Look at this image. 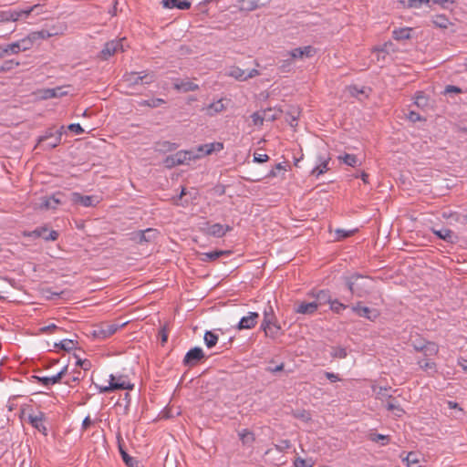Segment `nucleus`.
<instances>
[{
	"label": "nucleus",
	"instance_id": "nucleus-11",
	"mask_svg": "<svg viewBox=\"0 0 467 467\" xmlns=\"http://www.w3.org/2000/svg\"><path fill=\"white\" fill-rule=\"evenodd\" d=\"M232 230V227L229 225H223L221 223H206L205 226L202 228V231L210 236L221 238L225 235V234Z\"/></svg>",
	"mask_w": 467,
	"mask_h": 467
},
{
	"label": "nucleus",
	"instance_id": "nucleus-33",
	"mask_svg": "<svg viewBox=\"0 0 467 467\" xmlns=\"http://www.w3.org/2000/svg\"><path fill=\"white\" fill-rule=\"evenodd\" d=\"M36 42V41L31 33L28 34L26 37L17 40L21 52H25L33 48Z\"/></svg>",
	"mask_w": 467,
	"mask_h": 467
},
{
	"label": "nucleus",
	"instance_id": "nucleus-41",
	"mask_svg": "<svg viewBox=\"0 0 467 467\" xmlns=\"http://www.w3.org/2000/svg\"><path fill=\"white\" fill-rule=\"evenodd\" d=\"M204 343L208 348H213L218 342V335L213 331H206L203 337Z\"/></svg>",
	"mask_w": 467,
	"mask_h": 467
},
{
	"label": "nucleus",
	"instance_id": "nucleus-24",
	"mask_svg": "<svg viewBox=\"0 0 467 467\" xmlns=\"http://www.w3.org/2000/svg\"><path fill=\"white\" fill-rule=\"evenodd\" d=\"M161 5L164 8L168 9L188 10L192 6V2L189 0H162Z\"/></svg>",
	"mask_w": 467,
	"mask_h": 467
},
{
	"label": "nucleus",
	"instance_id": "nucleus-8",
	"mask_svg": "<svg viewBox=\"0 0 467 467\" xmlns=\"http://www.w3.org/2000/svg\"><path fill=\"white\" fill-rule=\"evenodd\" d=\"M226 76L234 78L239 81H245L249 78H252L255 76L259 75V71L255 68L250 70L249 72H245L236 66L229 67L226 70Z\"/></svg>",
	"mask_w": 467,
	"mask_h": 467
},
{
	"label": "nucleus",
	"instance_id": "nucleus-14",
	"mask_svg": "<svg viewBox=\"0 0 467 467\" xmlns=\"http://www.w3.org/2000/svg\"><path fill=\"white\" fill-rule=\"evenodd\" d=\"M71 201L74 203L81 204L84 207L96 206L99 202L98 198L92 195H82L79 192H73L71 194Z\"/></svg>",
	"mask_w": 467,
	"mask_h": 467
},
{
	"label": "nucleus",
	"instance_id": "nucleus-3",
	"mask_svg": "<svg viewBox=\"0 0 467 467\" xmlns=\"http://www.w3.org/2000/svg\"><path fill=\"white\" fill-rule=\"evenodd\" d=\"M127 322L121 324L103 322L95 326L90 332L93 337L98 339H106L115 334L119 328L123 327Z\"/></svg>",
	"mask_w": 467,
	"mask_h": 467
},
{
	"label": "nucleus",
	"instance_id": "nucleus-35",
	"mask_svg": "<svg viewBox=\"0 0 467 467\" xmlns=\"http://www.w3.org/2000/svg\"><path fill=\"white\" fill-rule=\"evenodd\" d=\"M411 31H412L411 27L398 28V29L393 30L392 37L398 41L407 40V39L410 38Z\"/></svg>",
	"mask_w": 467,
	"mask_h": 467
},
{
	"label": "nucleus",
	"instance_id": "nucleus-2",
	"mask_svg": "<svg viewBox=\"0 0 467 467\" xmlns=\"http://www.w3.org/2000/svg\"><path fill=\"white\" fill-rule=\"evenodd\" d=\"M261 329L265 332V337L273 339L282 334L281 327L277 321L273 306L270 305L265 308Z\"/></svg>",
	"mask_w": 467,
	"mask_h": 467
},
{
	"label": "nucleus",
	"instance_id": "nucleus-22",
	"mask_svg": "<svg viewBox=\"0 0 467 467\" xmlns=\"http://www.w3.org/2000/svg\"><path fill=\"white\" fill-rule=\"evenodd\" d=\"M173 87L181 92L194 91L199 88V86L190 78L176 79L173 83Z\"/></svg>",
	"mask_w": 467,
	"mask_h": 467
},
{
	"label": "nucleus",
	"instance_id": "nucleus-53",
	"mask_svg": "<svg viewBox=\"0 0 467 467\" xmlns=\"http://www.w3.org/2000/svg\"><path fill=\"white\" fill-rule=\"evenodd\" d=\"M158 150L160 151H172L178 148V144L170 141H161L157 143Z\"/></svg>",
	"mask_w": 467,
	"mask_h": 467
},
{
	"label": "nucleus",
	"instance_id": "nucleus-47",
	"mask_svg": "<svg viewBox=\"0 0 467 467\" xmlns=\"http://www.w3.org/2000/svg\"><path fill=\"white\" fill-rule=\"evenodd\" d=\"M165 104V100L162 99L151 98L149 99L142 100L140 102V106H148L150 108H158Z\"/></svg>",
	"mask_w": 467,
	"mask_h": 467
},
{
	"label": "nucleus",
	"instance_id": "nucleus-9",
	"mask_svg": "<svg viewBox=\"0 0 467 467\" xmlns=\"http://www.w3.org/2000/svg\"><path fill=\"white\" fill-rule=\"evenodd\" d=\"M223 150V143L215 141L198 146L194 151L196 159L216 153Z\"/></svg>",
	"mask_w": 467,
	"mask_h": 467
},
{
	"label": "nucleus",
	"instance_id": "nucleus-40",
	"mask_svg": "<svg viewBox=\"0 0 467 467\" xmlns=\"http://www.w3.org/2000/svg\"><path fill=\"white\" fill-rule=\"evenodd\" d=\"M225 102H228L226 99H220L216 102L212 103L208 109V114L213 115L214 113H220L225 108Z\"/></svg>",
	"mask_w": 467,
	"mask_h": 467
},
{
	"label": "nucleus",
	"instance_id": "nucleus-55",
	"mask_svg": "<svg viewBox=\"0 0 467 467\" xmlns=\"http://www.w3.org/2000/svg\"><path fill=\"white\" fill-rule=\"evenodd\" d=\"M348 353L345 348L332 347L330 356L334 358H345Z\"/></svg>",
	"mask_w": 467,
	"mask_h": 467
},
{
	"label": "nucleus",
	"instance_id": "nucleus-6",
	"mask_svg": "<svg viewBox=\"0 0 467 467\" xmlns=\"http://www.w3.org/2000/svg\"><path fill=\"white\" fill-rule=\"evenodd\" d=\"M64 129L65 126H61L54 132L50 130L44 136L39 137L38 144H41L46 149L49 150L56 148L61 141L62 130Z\"/></svg>",
	"mask_w": 467,
	"mask_h": 467
},
{
	"label": "nucleus",
	"instance_id": "nucleus-36",
	"mask_svg": "<svg viewBox=\"0 0 467 467\" xmlns=\"http://www.w3.org/2000/svg\"><path fill=\"white\" fill-rule=\"evenodd\" d=\"M31 34L34 36V38L36 39V41H37L40 39H47L51 36H57V35H58V32L53 28L51 30L41 29L39 31L31 32Z\"/></svg>",
	"mask_w": 467,
	"mask_h": 467
},
{
	"label": "nucleus",
	"instance_id": "nucleus-57",
	"mask_svg": "<svg viewBox=\"0 0 467 467\" xmlns=\"http://www.w3.org/2000/svg\"><path fill=\"white\" fill-rule=\"evenodd\" d=\"M314 463L312 460H306L300 457L296 458L294 461L295 467H313Z\"/></svg>",
	"mask_w": 467,
	"mask_h": 467
},
{
	"label": "nucleus",
	"instance_id": "nucleus-43",
	"mask_svg": "<svg viewBox=\"0 0 467 467\" xmlns=\"http://www.w3.org/2000/svg\"><path fill=\"white\" fill-rule=\"evenodd\" d=\"M95 386L99 389V393H109V392L117 390L118 388H125L123 382H121V383L119 382L118 384L109 383L108 386H100V385L95 384Z\"/></svg>",
	"mask_w": 467,
	"mask_h": 467
},
{
	"label": "nucleus",
	"instance_id": "nucleus-44",
	"mask_svg": "<svg viewBox=\"0 0 467 467\" xmlns=\"http://www.w3.org/2000/svg\"><path fill=\"white\" fill-rule=\"evenodd\" d=\"M140 85H150L156 80V75L154 72L143 71L140 73Z\"/></svg>",
	"mask_w": 467,
	"mask_h": 467
},
{
	"label": "nucleus",
	"instance_id": "nucleus-21",
	"mask_svg": "<svg viewBox=\"0 0 467 467\" xmlns=\"http://www.w3.org/2000/svg\"><path fill=\"white\" fill-rule=\"evenodd\" d=\"M310 296L314 297L313 302L317 304V308L327 304H330L332 300L329 290L326 289L312 292Z\"/></svg>",
	"mask_w": 467,
	"mask_h": 467
},
{
	"label": "nucleus",
	"instance_id": "nucleus-1",
	"mask_svg": "<svg viewBox=\"0 0 467 467\" xmlns=\"http://www.w3.org/2000/svg\"><path fill=\"white\" fill-rule=\"evenodd\" d=\"M373 281L368 276L362 275H352L346 278V285L352 295L358 297H364L372 290Z\"/></svg>",
	"mask_w": 467,
	"mask_h": 467
},
{
	"label": "nucleus",
	"instance_id": "nucleus-48",
	"mask_svg": "<svg viewBox=\"0 0 467 467\" xmlns=\"http://www.w3.org/2000/svg\"><path fill=\"white\" fill-rule=\"evenodd\" d=\"M439 352V347L434 342H426L424 343V350L423 353L425 356H434Z\"/></svg>",
	"mask_w": 467,
	"mask_h": 467
},
{
	"label": "nucleus",
	"instance_id": "nucleus-60",
	"mask_svg": "<svg viewBox=\"0 0 467 467\" xmlns=\"http://www.w3.org/2000/svg\"><path fill=\"white\" fill-rule=\"evenodd\" d=\"M165 167L169 168V169H171L177 165H179L177 163V161H175V157L174 155H170V156H167L163 161Z\"/></svg>",
	"mask_w": 467,
	"mask_h": 467
},
{
	"label": "nucleus",
	"instance_id": "nucleus-32",
	"mask_svg": "<svg viewBox=\"0 0 467 467\" xmlns=\"http://www.w3.org/2000/svg\"><path fill=\"white\" fill-rule=\"evenodd\" d=\"M385 408L388 410L392 411L396 417H401L404 413L403 409L396 401V399L392 398L391 396H389V400L385 404Z\"/></svg>",
	"mask_w": 467,
	"mask_h": 467
},
{
	"label": "nucleus",
	"instance_id": "nucleus-12",
	"mask_svg": "<svg viewBox=\"0 0 467 467\" xmlns=\"http://www.w3.org/2000/svg\"><path fill=\"white\" fill-rule=\"evenodd\" d=\"M204 353L199 347L191 348L183 358V365L189 368L196 366L202 358H204Z\"/></svg>",
	"mask_w": 467,
	"mask_h": 467
},
{
	"label": "nucleus",
	"instance_id": "nucleus-37",
	"mask_svg": "<svg viewBox=\"0 0 467 467\" xmlns=\"http://www.w3.org/2000/svg\"><path fill=\"white\" fill-rule=\"evenodd\" d=\"M239 438L244 445L251 446L255 441L254 434L247 429L239 432Z\"/></svg>",
	"mask_w": 467,
	"mask_h": 467
},
{
	"label": "nucleus",
	"instance_id": "nucleus-15",
	"mask_svg": "<svg viewBox=\"0 0 467 467\" xmlns=\"http://www.w3.org/2000/svg\"><path fill=\"white\" fill-rule=\"evenodd\" d=\"M25 235L35 238L41 237L46 241H56L58 238L57 231H48L46 227L36 228L28 234H25Z\"/></svg>",
	"mask_w": 467,
	"mask_h": 467
},
{
	"label": "nucleus",
	"instance_id": "nucleus-50",
	"mask_svg": "<svg viewBox=\"0 0 467 467\" xmlns=\"http://www.w3.org/2000/svg\"><path fill=\"white\" fill-rule=\"evenodd\" d=\"M418 365L420 368L424 371L431 370L433 372L436 371V364L435 362L431 361V359H420L418 360Z\"/></svg>",
	"mask_w": 467,
	"mask_h": 467
},
{
	"label": "nucleus",
	"instance_id": "nucleus-20",
	"mask_svg": "<svg viewBox=\"0 0 467 467\" xmlns=\"http://www.w3.org/2000/svg\"><path fill=\"white\" fill-rule=\"evenodd\" d=\"M431 232L440 239L449 243L455 244L458 241V236L448 228L435 229L431 228Z\"/></svg>",
	"mask_w": 467,
	"mask_h": 467
},
{
	"label": "nucleus",
	"instance_id": "nucleus-29",
	"mask_svg": "<svg viewBox=\"0 0 467 467\" xmlns=\"http://www.w3.org/2000/svg\"><path fill=\"white\" fill-rule=\"evenodd\" d=\"M347 91L348 94L354 98H357L358 100L362 101L363 99L368 97V93L370 92V88L362 87L358 88L357 86H349L347 88Z\"/></svg>",
	"mask_w": 467,
	"mask_h": 467
},
{
	"label": "nucleus",
	"instance_id": "nucleus-56",
	"mask_svg": "<svg viewBox=\"0 0 467 467\" xmlns=\"http://www.w3.org/2000/svg\"><path fill=\"white\" fill-rule=\"evenodd\" d=\"M329 305H330V309L337 314L341 313L343 310H345L348 307L347 305L340 303L337 299L331 300Z\"/></svg>",
	"mask_w": 467,
	"mask_h": 467
},
{
	"label": "nucleus",
	"instance_id": "nucleus-17",
	"mask_svg": "<svg viewBox=\"0 0 467 467\" xmlns=\"http://www.w3.org/2000/svg\"><path fill=\"white\" fill-rule=\"evenodd\" d=\"M259 318V314L257 312H249L247 316L243 317L238 325L237 329H251L255 327Z\"/></svg>",
	"mask_w": 467,
	"mask_h": 467
},
{
	"label": "nucleus",
	"instance_id": "nucleus-62",
	"mask_svg": "<svg viewBox=\"0 0 467 467\" xmlns=\"http://www.w3.org/2000/svg\"><path fill=\"white\" fill-rule=\"evenodd\" d=\"M443 93L445 95L452 94V93L453 94H459V93H462V89L459 87L452 86V85H448V86L445 87Z\"/></svg>",
	"mask_w": 467,
	"mask_h": 467
},
{
	"label": "nucleus",
	"instance_id": "nucleus-51",
	"mask_svg": "<svg viewBox=\"0 0 467 467\" xmlns=\"http://www.w3.org/2000/svg\"><path fill=\"white\" fill-rule=\"evenodd\" d=\"M433 24L435 26L440 28H448L451 24L449 19L444 15L436 16L433 20Z\"/></svg>",
	"mask_w": 467,
	"mask_h": 467
},
{
	"label": "nucleus",
	"instance_id": "nucleus-63",
	"mask_svg": "<svg viewBox=\"0 0 467 467\" xmlns=\"http://www.w3.org/2000/svg\"><path fill=\"white\" fill-rule=\"evenodd\" d=\"M280 171H285V168L282 163H277L275 168L270 171L268 177H276Z\"/></svg>",
	"mask_w": 467,
	"mask_h": 467
},
{
	"label": "nucleus",
	"instance_id": "nucleus-18",
	"mask_svg": "<svg viewBox=\"0 0 467 467\" xmlns=\"http://www.w3.org/2000/svg\"><path fill=\"white\" fill-rule=\"evenodd\" d=\"M44 420L45 414L42 411H38L37 414L28 415V422L32 425V427L42 432L44 435H47V428L44 425Z\"/></svg>",
	"mask_w": 467,
	"mask_h": 467
},
{
	"label": "nucleus",
	"instance_id": "nucleus-42",
	"mask_svg": "<svg viewBox=\"0 0 467 467\" xmlns=\"http://www.w3.org/2000/svg\"><path fill=\"white\" fill-rule=\"evenodd\" d=\"M78 342L72 339H63L59 343H56L55 347L66 351H70L77 348Z\"/></svg>",
	"mask_w": 467,
	"mask_h": 467
},
{
	"label": "nucleus",
	"instance_id": "nucleus-4",
	"mask_svg": "<svg viewBox=\"0 0 467 467\" xmlns=\"http://www.w3.org/2000/svg\"><path fill=\"white\" fill-rule=\"evenodd\" d=\"M158 234L159 233L156 229L147 228L145 230L129 233L127 236L130 241L141 244L143 243L153 242L157 238Z\"/></svg>",
	"mask_w": 467,
	"mask_h": 467
},
{
	"label": "nucleus",
	"instance_id": "nucleus-23",
	"mask_svg": "<svg viewBox=\"0 0 467 467\" xmlns=\"http://www.w3.org/2000/svg\"><path fill=\"white\" fill-rule=\"evenodd\" d=\"M140 84V76L136 72H130L123 76L121 83L119 84L121 88H133L135 86Z\"/></svg>",
	"mask_w": 467,
	"mask_h": 467
},
{
	"label": "nucleus",
	"instance_id": "nucleus-25",
	"mask_svg": "<svg viewBox=\"0 0 467 467\" xmlns=\"http://www.w3.org/2000/svg\"><path fill=\"white\" fill-rule=\"evenodd\" d=\"M317 309L318 308L317 307V304L314 303L313 301H311V302L302 301V302H299L296 304L295 312L297 314H302V315H313L314 313H316L317 311Z\"/></svg>",
	"mask_w": 467,
	"mask_h": 467
},
{
	"label": "nucleus",
	"instance_id": "nucleus-5",
	"mask_svg": "<svg viewBox=\"0 0 467 467\" xmlns=\"http://www.w3.org/2000/svg\"><path fill=\"white\" fill-rule=\"evenodd\" d=\"M125 38L113 39L107 42L101 51L99 52L98 57L102 60H108L110 57L114 56L119 52L124 51L123 42Z\"/></svg>",
	"mask_w": 467,
	"mask_h": 467
},
{
	"label": "nucleus",
	"instance_id": "nucleus-31",
	"mask_svg": "<svg viewBox=\"0 0 467 467\" xmlns=\"http://www.w3.org/2000/svg\"><path fill=\"white\" fill-rule=\"evenodd\" d=\"M230 251L215 250L200 254V260L202 262H213L220 258L223 254H230Z\"/></svg>",
	"mask_w": 467,
	"mask_h": 467
},
{
	"label": "nucleus",
	"instance_id": "nucleus-34",
	"mask_svg": "<svg viewBox=\"0 0 467 467\" xmlns=\"http://www.w3.org/2000/svg\"><path fill=\"white\" fill-rule=\"evenodd\" d=\"M124 383L125 388H118V389H132L134 385L130 382L128 377L126 375H119L114 376L113 374L109 375V383L118 384Z\"/></svg>",
	"mask_w": 467,
	"mask_h": 467
},
{
	"label": "nucleus",
	"instance_id": "nucleus-27",
	"mask_svg": "<svg viewBox=\"0 0 467 467\" xmlns=\"http://www.w3.org/2000/svg\"><path fill=\"white\" fill-rule=\"evenodd\" d=\"M67 94V90L64 87H57L53 88H46L41 91V98L44 99L52 98H60Z\"/></svg>",
	"mask_w": 467,
	"mask_h": 467
},
{
	"label": "nucleus",
	"instance_id": "nucleus-16",
	"mask_svg": "<svg viewBox=\"0 0 467 467\" xmlns=\"http://www.w3.org/2000/svg\"><path fill=\"white\" fill-rule=\"evenodd\" d=\"M414 105L422 112L427 113L429 109H432V100L423 91H418L415 94Z\"/></svg>",
	"mask_w": 467,
	"mask_h": 467
},
{
	"label": "nucleus",
	"instance_id": "nucleus-7",
	"mask_svg": "<svg viewBox=\"0 0 467 467\" xmlns=\"http://www.w3.org/2000/svg\"><path fill=\"white\" fill-rule=\"evenodd\" d=\"M36 6L26 9H8L0 11V22L18 21L22 17H26Z\"/></svg>",
	"mask_w": 467,
	"mask_h": 467
},
{
	"label": "nucleus",
	"instance_id": "nucleus-46",
	"mask_svg": "<svg viewBox=\"0 0 467 467\" xmlns=\"http://www.w3.org/2000/svg\"><path fill=\"white\" fill-rule=\"evenodd\" d=\"M18 66H20V62L16 61L15 59L5 60L0 65V72L11 71Z\"/></svg>",
	"mask_w": 467,
	"mask_h": 467
},
{
	"label": "nucleus",
	"instance_id": "nucleus-54",
	"mask_svg": "<svg viewBox=\"0 0 467 467\" xmlns=\"http://www.w3.org/2000/svg\"><path fill=\"white\" fill-rule=\"evenodd\" d=\"M121 458L128 467H140V462L130 456L127 451H122Z\"/></svg>",
	"mask_w": 467,
	"mask_h": 467
},
{
	"label": "nucleus",
	"instance_id": "nucleus-49",
	"mask_svg": "<svg viewBox=\"0 0 467 467\" xmlns=\"http://www.w3.org/2000/svg\"><path fill=\"white\" fill-rule=\"evenodd\" d=\"M338 159L350 167H356L358 165V160L354 154L346 153L344 156H339Z\"/></svg>",
	"mask_w": 467,
	"mask_h": 467
},
{
	"label": "nucleus",
	"instance_id": "nucleus-45",
	"mask_svg": "<svg viewBox=\"0 0 467 467\" xmlns=\"http://www.w3.org/2000/svg\"><path fill=\"white\" fill-rule=\"evenodd\" d=\"M404 460L408 467H420L419 455L414 451L409 452Z\"/></svg>",
	"mask_w": 467,
	"mask_h": 467
},
{
	"label": "nucleus",
	"instance_id": "nucleus-38",
	"mask_svg": "<svg viewBox=\"0 0 467 467\" xmlns=\"http://www.w3.org/2000/svg\"><path fill=\"white\" fill-rule=\"evenodd\" d=\"M260 6L258 0H240V10L241 11H254Z\"/></svg>",
	"mask_w": 467,
	"mask_h": 467
},
{
	"label": "nucleus",
	"instance_id": "nucleus-39",
	"mask_svg": "<svg viewBox=\"0 0 467 467\" xmlns=\"http://www.w3.org/2000/svg\"><path fill=\"white\" fill-rule=\"evenodd\" d=\"M401 3L407 8H420L423 5L431 7V0H402Z\"/></svg>",
	"mask_w": 467,
	"mask_h": 467
},
{
	"label": "nucleus",
	"instance_id": "nucleus-58",
	"mask_svg": "<svg viewBox=\"0 0 467 467\" xmlns=\"http://www.w3.org/2000/svg\"><path fill=\"white\" fill-rule=\"evenodd\" d=\"M5 50L8 55H16L21 52L17 41L5 45Z\"/></svg>",
	"mask_w": 467,
	"mask_h": 467
},
{
	"label": "nucleus",
	"instance_id": "nucleus-30",
	"mask_svg": "<svg viewBox=\"0 0 467 467\" xmlns=\"http://www.w3.org/2000/svg\"><path fill=\"white\" fill-rule=\"evenodd\" d=\"M58 194H54L50 197H43L41 199V202L39 203V208L49 210V209H56L59 203H61V201L57 198Z\"/></svg>",
	"mask_w": 467,
	"mask_h": 467
},
{
	"label": "nucleus",
	"instance_id": "nucleus-52",
	"mask_svg": "<svg viewBox=\"0 0 467 467\" xmlns=\"http://www.w3.org/2000/svg\"><path fill=\"white\" fill-rule=\"evenodd\" d=\"M67 132L74 133L76 135L82 134L84 132V130L78 123H72L68 126L65 127V129L62 130V135L67 134Z\"/></svg>",
	"mask_w": 467,
	"mask_h": 467
},
{
	"label": "nucleus",
	"instance_id": "nucleus-61",
	"mask_svg": "<svg viewBox=\"0 0 467 467\" xmlns=\"http://www.w3.org/2000/svg\"><path fill=\"white\" fill-rule=\"evenodd\" d=\"M352 234H353V231H346L343 229L336 230V235H337V240L347 238V237L352 235Z\"/></svg>",
	"mask_w": 467,
	"mask_h": 467
},
{
	"label": "nucleus",
	"instance_id": "nucleus-13",
	"mask_svg": "<svg viewBox=\"0 0 467 467\" xmlns=\"http://www.w3.org/2000/svg\"><path fill=\"white\" fill-rule=\"evenodd\" d=\"M317 164L311 171V175L319 177L320 175H322L323 173L329 170L328 163L330 161V157L328 155L319 153L317 156Z\"/></svg>",
	"mask_w": 467,
	"mask_h": 467
},
{
	"label": "nucleus",
	"instance_id": "nucleus-64",
	"mask_svg": "<svg viewBox=\"0 0 467 467\" xmlns=\"http://www.w3.org/2000/svg\"><path fill=\"white\" fill-rule=\"evenodd\" d=\"M77 365L79 366L84 370H88L91 367V363L88 359H78Z\"/></svg>",
	"mask_w": 467,
	"mask_h": 467
},
{
	"label": "nucleus",
	"instance_id": "nucleus-28",
	"mask_svg": "<svg viewBox=\"0 0 467 467\" xmlns=\"http://www.w3.org/2000/svg\"><path fill=\"white\" fill-rule=\"evenodd\" d=\"M175 161L179 165L188 163V161L196 160L194 150H179L175 154Z\"/></svg>",
	"mask_w": 467,
	"mask_h": 467
},
{
	"label": "nucleus",
	"instance_id": "nucleus-26",
	"mask_svg": "<svg viewBox=\"0 0 467 467\" xmlns=\"http://www.w3.org/2000/svg\"><path fill=\"white\" fill-rule=\"evenodd\" d=\"M316 54V49L311 46L297 47L290 52L293 58L311 57Z\"/></svg>",
	"mask_w": 467,
	"mask_h": 467
},
{
	"label": "nucleus",
	"instance_id": "nucleus-19",
	"mask_svg": "<svg viewBox=\"0 0 467 467\" xmlns=\"http://www.w3.org/2000/svg\"><path fill=\"white\" fill-rule=\"evenodd\" d=\"M67 366H65L58 373L53 375L51 377H36L37 381L42 385L49 387L51 385H55L62 379V378L67 375Z\"/></svg>",
	"mask_w": 467,
	"mask_h": 467
},
{
	"label": "nucleus",
	"instance_id": "nucleus-59",
	"mask_svg": "<svg viewBox=\"0 0 467 467\" xmlns=\"http://www.w3.org/2000/svg\"><path fill=\"white\" fill-rule=\"evenodd\" d=\"M291 447V442L288 440H282L278 444H275V449L279 452H283Z\"/></svg>",
	"mask_w": 467,
	"mask_h": 467
},
{
	"label": "nucleus",
	"instance_id": "nucleus-10",
	"mask_svg": "<svg viewBox=\"0 0 467 467\" xmlns=\"http://www.w3.org/2000/svg\"><path fill=\"white\" fill-rule=\"evenodd\" d=\"M351 310L357 316L365 317L370 321L376 320L379 317V310L362 306L361 302H358L351 306Z\"/></svg>",
	"mask_w": 467,
	"mask_h": 467
}]
</instances>
